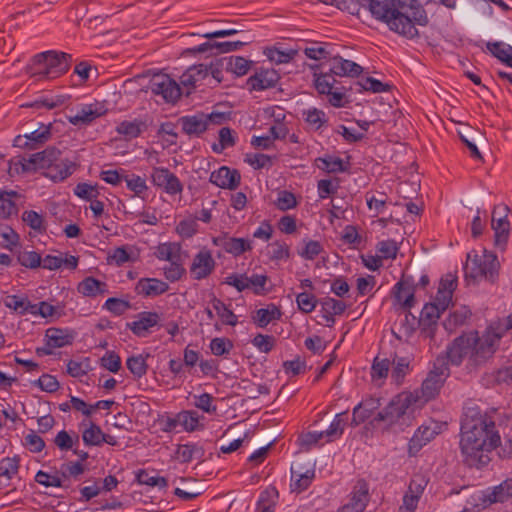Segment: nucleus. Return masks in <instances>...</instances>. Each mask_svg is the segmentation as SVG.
<instances>
[{
    "mask_svg": "<svg viewBox=\"0 0 512 512\" xmlns=\"http://www.w3.org/2000/svg\"><path fill=\"white\" fill-rule=\"evenodd\" d=\"M496 416V409L482 411L477 406L464 409L459 449L462 461L468 467L480 469L491 462V452L500 445Z\"/></svg>",
    "mask_w": 512,
    "mask_h": 512,
    "instance_id": "f257e3e1",
    "label": "nucleus"
},
{
    "mask_svg": "<svg viewBox=\"0 0 512 512\" xmlns=\"http://www.w3.org/2000/svg\"><path fill=\"white\" fill-rule=\"evenodd\" d=\"M500 338L501 335L494 329H487L482 336L477 331L462 334L447 347L444 358L458 366L467 357V368L476 370L492 358Z\"/></svg>",
    "mask_w": 512,
    "mask_h": 512,
    "instance_id": "f03ea898",
    "label": "nucleus"
},
{
    "mask_svg": "<svg viewBox=\"0 0 512 512\" xmlns=\"http://www.w3.org/2000/svg\"><path fill=\"white\" fill-rule=\"evenodd\" d=\"M61 151L50 146L41 152L34 153L29 158H22L15 163L20 164L22 172L44 170L43 174L54 182L63 181L69 177L74 170V163L61 158Z\"/></svg>",
    "mask_w": 512,
    "mask_h": 512,
    "instance_id": "7ed1b4c3",
    "label": "nucleus"
},
{
    "mask_svg": "<svg viewBox=\"0 0 512 512\" xmlns=\"http://www.w3.org/2000/svg\"><path fill=\"white\" fill-rule=\"evenodd\" d=\"M499 268L500 263L495 254L485 250L482 256L475 254L472 258L469 253L464 267L465 277L474 281L484 279L494 283L498 278Z\"/></svg>",
    "mask_w": 512,
    "mask_h": 512,
    "instance_id": "20e7f679",
    "label": "nucleus"
},
{
    "mask_svg": "<svg viewBox=\"0 0 512 512\" xmlns=\"http://www.w3.org/2000/svg\"><path fill=\"white\" fill-rule=\"evenodd\" d=\"M449 373L448 363L445 361V358L442 356L437 357L433 364V369L428 373L421 386L423 397L426 400L433 399L439 393Z\"/></svg>",
    "mask_w": 512,
    "mask_h": 512,
    "instance_id": "39448f33",
    "label": "nucleus"
},
{
    "mask_svg": "<svg viewBox=\"0 0 512 512\" xmlns=\"http://www.w3.org/2000/svg\"><path fill=\"white\" fill-rule=\"evenodd\" d=\"M72 56L65 52L45 51L35 55L37 65L45 64L47 78H56L65 74L69 68Z\"/></svg>",
    "mask_w": 512,
    "mask_h": 512,
    "instance_id": "423d86ee",
    "label": "nucleus"
},
{
    "mask_svg": "<svg viewBox=\"0 0 512 512\" xmlns=\"http://www.w3.org/2000/svg\"><path fill=\"white\" fill-rule=\"evenodd\" d=\"M51 124L39 123L35 129H26L24 135L14 138L13 145L22 149L35 150L51 138Z\"/></svg>",
    "mask_w": 512,
    "mask_h": 512,
    "instance_id": "0eeeda50",
    "label": "nucleus"
},
{
    "mask_svg": "<svg viewBox=\"0 0 512 512\" xmlns=\"http://www.w3.org/2000/svg\"><path fill=\"white\" fill-rule=\"evenodd\" d=\"M149 89L160 95L166 102L174 103L181 95L179 84L167 74H155L150 79Z\"/></svg>",
    "mask_w": 512,
    "mask_h": 512,
    "instance_id": "6e6552de",
    "label": "nucleus"
},
{
    "mask_svg": "<svg viewBox=\"0 0 512 512\" xmlns=\"http://www.w3.org/2000/svg\"><path fill=\"white\" fill-rule=\"evenodd\" d=\"M411 403L410 396L398 395L375 417L376 421H384L389 425L397 423L407 414Z\"/></svg>",
    "mask_w": 512,
    "mask_h": 512,
    "instance_id": "1a4fd4ad",
    "label": "nucleus"
},
{
    "mask_svg": "<svg viewBox=\"0 0 512 512\" xmlns=\"http://www.w3.org/2000/svg\"><path fill=\"white\" fill-rule=\"evenodd\" d=\"M216 268V261L212 253L206 247H203L193 257L190 265V274L194 280L200 281L208 278Z\"/></svg>",
    "mask_w": 512,
    "mask_h": 512,
    "instance_id": "9d476101",
    "label": "nucleus"
},
{
    "mask_svg": "<svg viewBox=\"0 0 512 512\" xmlns=\"http://www.w3.org/2000/svg\"><path fill=\"white\" fill-rule=\"evenodd\" d=\"M151 181L154 186L163 189L169 195L180 194L183 191V184L168 168H153Z\"/></svg>",
    "mask_w": 512,
    "mask_h": 512,
    "instance_id": "9b49d317",
    "label": "nucleus"
},
{
    "mask_svg": "<svg viewBox=\"0 0 512 512\" xmlns=\"http://www.w3.org/2000/svg\"><path fill=\"white\" fill-rule=\"evenodd\" d=\"M508 210L506 205H498L494 207L492 212V229L495 233V245L498 247H504L509 237Z\"/></svg>",
    "mask_w": 512,
    "mask_h": 512,
    "instance_id": "f8f14e48",
    "label": "nucleus"
},
{
    "mask_svg": "<svg viewBox=\"0 0 512 512\" xmlns=\"http://www.w3.org/2000/svg\"><path fill=\"white\" fill-rule=\"evenodd\" d=\"M291 475V491L300 493L312 483L315 478V470L314 467L305 468L302 462H297L291 467Z\"/></svg>",
    "mask_w": 512,
    "mask_h": 512,
    "instance_id": "ddd939ff",
    "label": "nucleus"
},
{
    "mask_svg": "<svg viewBox=\"0 0 512 512\" xmlns=\"http://www.w3.org/2000/svg\"><path fill=\"white\" fill-rule=\"evenodd\" d=\"M209 181L222 189L235 190L241 181L238 170L222 166L210 174Z\"/></svg>",
    "mask_w": 512,
    "mask_h": 512,
    "instance_id": "4468645a",
    "label": "nucleus"
},
{
    "mask_svg": "<svg viewBox=\"0 0 512 512\" xmlns=\"http://www.w3.org/2000/svg\"><path fill=\"white\" fill-rule=\"evenodd\" d=\"M106 110L98 103L85 104L73 115H68L67 120L74 126L90 125L95 119L104 115Z\"/></svg>",
    "mask_w": 512,
    "mask_h": 512,
    "instance_id": "2eb2a0df",
    "label": "nucleus"
},
{
    "mask_svg": "<svg viewBox=\"0 0 512 512\" xmlns=\"http://www.w3.org/2000/svg\"><path fill=\"white\" fill-rule=\"evenodd\" d=\"M415 287L412 277L405 276L394 286V297L404 310H409L415 304Z\"/></svg>",
    "mask_w": 512,
    "mask_h": 512,
    "instance_id": "dca6fc26",
    "label": "nucleus"
},
{
    "mask_svg": "<svg viewBox=\"0 0 512 512\" xmlns=\"http://www.w3.org/2000/svg\"><path fill=\"white\" fill-rule=\"evenodd\" d=\"M160 321V315L157 312L144 311L137 315V320L127 323V328L138 337H146L150 329L156 326Z\"/></svg>",
    "mask_w": 512,
    "mask_h": 512,
    "instance_id": "f3484780",
    "label": "nucleus"
},
{
    "mask_svg": "<svg viewBox=\"0 0 512 512\" xmlns=\"http://www.w3.org/2000/svg\"><path fill=\"white\" fill-rule=\"evenodd\" d=\"M438 434L436 427L421 425L414 433L408 443V454L410 457L417 453Z\"/></svg>",
    "mask_w": 512,
    "mask_h": 512,
    "instance_id": "a211bd4d",
    "label": "nucleus"
},
{
    "mask_svg": "<svg viewBox=\"0 0 512 512\" xmlns=\"http://www.w3.org/2000/svg\"><path fill=\"white\" fill-rule=\"evenodd\" d=\"M280 79L279 74L273 69H262L248 78L247 85L256 91H262L276 86Z\"/></svg>",
    "mask_w": 512,
    "mask_h": 512,
    "instance_id": "6ab92c4d",
    "label": "nucleus"
},
{
    "mask_svg": "<svg viewBox=\"0 0 512 512\" xmlns=\"http://www.w3.org/2000/svg\"><path fill=\"white\" fill-rule=\"evenodd\" d=\"M178 124L181 125L183 133L190 137H199L208 129L205 113L182 116L178 119Z\"/></svg>",
    "mask_w": 512,
    "mask_h": 512,
    "instance_id": "aec40b11",
    "label": "nucleus"
},
{
    "mask_svg": "<svg viewBox=\"0 0 512 512\" xmlns=\"http://www.w3.org/2000/svg\"><path fill=\"white\" fill-rule=\"evenodd\" d=\"M362 67L350 60L343 59L336 55L330 58V69L331 74L336 76H348L356 77L361 74Z\"/></svg>",
    "mask_w": 512,
    "mask_h": 512,
    "instance_id": "412c9836",
    "label": "nucleus"
},
{
    "mask_svg": "<svg viewBox=\"0 0 512 512\" xmlns=\"http://www.w3.org/2000/svg\"><path fill=\"white\" fill-rule=\"evenodd\" d=\"M137 294L145 297H155L166 293L169 285L157 278H141L135 287Z\"/></svg>",
    "mask_w": 512,
    "mask_h": 512,
    "instance_id": "4be33fe9",
    "label": "nucleus"
},
{
    "mask_svg": "<svg viewBox=\"0 0 512 512\" xmlns=\"http://www.w3.org/2000/svg\"><path fill=\"white\" fill-rule=\"evenodd\" d=\"M209 74V69L204 64L189 67L180 77V83L187 88V95L196 87V84L204 80Z\"/></svg>",
    "mask_w": 512,
    "mask_h": 512,
    "instance_id": "5701e85b",
    "label": "nucleus"
},
{
    "mask_svg": "<svg viewBox=\"0 0 512 512\" xmlns=\"http://www.w3.org/2000/svg\"><path fill=\"white\" fill-rule=\"evenodd\" d=\"M216 246L222 247L227 253L238 256L251 249L250 243L243 238H233L227 235L213 238Z\"/></svg>",
    "mask_w": 512,
    "mask_h": 512,
    "instance_id": "b1692460",
    "label": "nucleus"
},
{
    "mask_svg": "<svg viewBox=\"0 0 512 512\" xmlns=\"http://www.w3.org/2000/svg\"><path fill=\"white\" fill-rule=\"evenodd\" d=\"M252 61L241 56H226L218 59V65L225 68V71L231 72L236 76H244L250 70Z\"/></svg>",
    "mask_w": 512,
    "mask_h": 512,
    "instance_id": "393cba45",
    "label": "nucleus"
},
{
    "mask_svg": "<svg viewBox=\"0 0 512 512\" xmlns=\"http://www.w3.org/2000/svg\"><path fill=\"white\" fill-rule=\"evenodd\" d=\"M379 405V400L375 398H368L360 402L353 409L351 424L353 426H358L361 423L365 422L373 415L374 411L378 409Z\"/></svg>",
    "mask_w": 512,
    "mask_h": 512,
    "instance_id": "a878e982",
    "label": "nucleus"
},
{
    "mask_svg": "<svg viewBox=\"0 0 512 512\" xmlns=\"http://www.w3.org/2000/svg\"><path fill=\"white\" fill-rule=\"evenodd\" d=\"M45 336L49 347L61 348L72 344L75 332L69 329L49 328Z\"/></svg>",
    "mask_w": 512,
    "mask_h": 512,
    "instance_id": "bb28decb",
    "label": "nucleus"
},
{
    "mask_svg": "<svg viewBox=\"0 0 512 512\" xmlns=\"http://www.w3.org/2000/svg\"><path fill=\"white\" fill-rule=\"evenodd\" d=\"M204 454V448L196 443L179 444L176 449V456L182 463H188L194 459L202 460Z\"/></svg>",
    "mask_w": 512,
    "mask_h": 512,
    "instance_id": "cd10ccee",
    "label": "nucleus"
},
{
    "mask_svg": "<svg viewBox=\"0 0 512 512\" xmlns=\"http://www.w3.org/2000/svg\"><path fill=\"white\" fill-rule=\"evenodd\" d=\"M77 290L86 297H96L107 292V285L94 277H86L78 284Z\"/></svg>",
    "mask_w": 512,
    "mask_h": 512,
    "instance_id": "c85d7f7f",
    "label": "nucleus"
},
{
    "mask_svg": "<svg viewBox=\"0 0 512 512\" xmlns=\"http://www.w3.org/2000/svg\"><path fill=\"white\" fill-rule=\"evenodd\" d=\"M210 302L223 324L229 326L237 325L238 317L222 300L218 299L215 295H212Z\"/></svg>",
    "mask_w": 512,
    "mask_h": 512,
    "instance_id": "c756f323",
    "label": "nucleus"
},
{
    "mask_svg": "<svg viewBox=\"0 0 512 512\" xmlns=\"http://www.w3.org/2000/svg\"><path fill=\"white\" fill-rule=\"evenodd\" d=\"M369 501V485L364 479L356 482L351 493L350 502L357 507V509L365 510Z\"/></svg>",
    "mask_w": 512,
    "mask_h": 512,
    "instance_id": "7c9ffc66",
    "label": "nucleus"
},
{
    "mask_svg": "<svg viewBox=\"0 0 512 512\" xmlns=\"http://www.w3.org/2000/svg\"><path fill=\"white\" fill-rule=\"evenodd\" d=\"M180 250L179 243L167 242L157 246L155 255L159 260L174 262L180 260Z\"/></svg>",
    "mask_w": 512,
    "mask_h": 512,
    "instance_id": "2f4dec72",
    "label": "nucleus"
},
{
    "mask_svg": "<svg viewBox=\"0 0 512 512\" xmlns=\"http://www.w3.org/2000/svg\"><path fill=\"white\" fill-rule=\"evenodd\" d=\"M487 49L491 54L509 67H512V46L502 42H487Z\"/></svg>",
    "mask_w": 512,
    "mask_h": 512,
    "instance_id": "473e14b6",
    "label": "nucleus"
},
{
    "mask_svg": "<svg viewBox=\"0 0 512 512\" xmlns=\"http://www.w3.org/2000/svg\"><path fill=\"white\" fill-rule=\"evenodd\" d=\"M149 357V354L147 355H133L127 358L126 360V366L127 369L133 374V376L137 379L142 378L144 375H146L148 371V364L146 362L147 358Z\"/></svg>",
    "mask_w": 512,
    "mask_h": 512,
    "instance_id": "72a5a7b5",
    "label": "nucleus"
},
{
    "mask_svg": "<svg viewBox=\"0 0 512 512\" xmlns=\"http://www.w3.org/2000/svg\"><path fill=\"white\" fill-rule=\"evenodd\" d=\"M281 315V310L274 304H271L267 308L258 309L254 320L259 327L263 328L273 320L279 319Z\"/></svg>",
    "mask_w": 512,
    "mask_h": 512,
    "instance_id": "f704fd0d",
    "label": "nucleus"
},
{
    "mask_svg": "<svg viewBox=\"0 0 512 512\" xmlns=\"http://www.w3.org/2000/svg\"><path fill=\"white\" fill-rule=\"evenodd\" d=\"M297 54L298 51L295 49L281 50L279 47L267 48L265 51L268 59L276 64L289 63Z\"/></svg>",
    "mask_w": 512,
    "mask_h": 512,
    "instance_id": "c9c22d12",
    "label": "nucleus"
},
{
    "mask_svg": "<svg viewBox=\"0 0 512 512\" xmlns=\"http://www.w3.org/2000/svg\"><path fill=\"white\" fill-rule=\"evenodd\" d=\"M144 128L145 124L142 121H123L117 126L116 131L128 139H133L138 137Z\"/></svg>",
    "mask_w": 512,
    "mask_h": 512,
    "instance_id": "e433bc0d",
    "label": "nucleus"
},
{
    "mask_svg": "<svg viewBox=\"0 0 512 512\" xmlns=\"http://www.w3.org/2000/svg\"><path fill=\"white\" fill-rule=\"evenodd\" d=\"M442 312L444 311L439 307V305L434 303L425 304L421 311L419 323L428 326L435 324Z\"/></svg>",
    "mask_w": 512,
    "mask_h": 512,
    "instance_id": "4c0bfd02",
    "label": "nucleus"
},
{
    "mask_svg": "<svg viewBox=\"0 0 512 512\" xmlns=\"http://www.w3.org/2000/svg\"><path fill=\"white\" fill-rule=\"evenodd\" d=\"M315 80L314 85L319 94L328 95L334 89V83L336 82L331 72L314 74Z\"/></svg>",
    "mask_w": 512,
    "mask_h": 512,
    "instance_id": "58836bf2",
    "label": "nucleus"
},
{
    "mask_svg": "<svg viewBox=\"0 0 512 512\" xmlns=\"http://www.w3.org/2000/svg\"><path fill=\"white\" fill-rule=\"evenodd\" d=\"M345 415H346V412L338 413L335 416L332 423L330 424V426L328 427V429H326L325 431H322L324 437L328 438V441L337 439L343 434L344 427L346 424L345 419L343 418V416H345Z\"/></svg>",
    "mask_w": 512,
    "mask_h": 512,
    "instance_id": "ea45409f",
    "label": "nucleus"
},
{
    "mask_svg": "<svg viewBox=\"0 0 512 512\" xmlns=\"http://www.w3.org/2000/svg\"><path fill=\"white\" fill-rule=\"evenodd\" d=\"M393 365L391 376L397 383H401L410 370V360L408 357L396 356L393 359Z\"/></svg>",
    "mask_w": 512,
    "mask_h": 512,
    "instance_id": "a19ab883",
    "label": "nucleus"
},
{
    "mask_svg": "<svg viewBox=\"0 0 512 512\" xmlns=\"http://www.w3.org/2000/svg\"><path fill=\"white\" fill-rule=\"evenodd\" d=\"M16 195L17 193L14 191L0 193V218H8L13 214H17V206L11 199L12 196Z\"/></svg>",
    "mask_w": 512,
    "mask_h": 512,
    "instance_id": "79ce46f5",
    "label": "nucleus"
},
{
    "mask_svg": "<svg viewBox=\"0 0 512 512\" xmlns=\"http://www.w3.org/2000/svg\"><path fill=\"white\" fill-rule=\"evenodd\" d=\"M177 421L188 432L195 431L199 427V416L196 411H183L177 415Z\"/></svg>",
    "mask_w": 512,
    "mask_h": 512,
    "instance_id": "37998d69",
    "label": "nucleus"
},
{
    "mask_svg": "<svg viewBox=\"0 0 512 512\" xmlns=\"http://www.w3.org/2000/svg\"><path fill=\"white\" fill-rule=\"evenodd\" d=\"M101 436H103L101 428L93 422L82 433L83 442L88 446H100Z\"/></svg>",
    "mask_w": 512,
    "mask_h": 512,
    "instance_id": "c03bdc74",
    "label": "nucleus"
},
{
    "mask_svg": "<svg viewBox=\"0 0 512 512\" xmlns=\"http://www.w3.org/2000/svg\"><path fill=\"white\" fill-rule=\"evenodd\" d=\"M176 232L183 238H191L198 232L196 218L189 216L181 220L176 226Z\"/></svg>",
    "mask_w": 512,
    "mask_h": 512,
    "instance_id": "a18cd8bd",
    "label": "nucleus"
},
{
    "mask_svg": "<svg viewBox=\"0 0 512 512\" xmlns=\"http://www.w3.org/2000/svg\"><path fill=\"white\" fill-rule=\"evenodd\" d=\"M381 259H395L399 250L398 243L395 240H383L376 246Z\"/></svg>",
    "mask_w": 512,
    "mask_h": 512,
    "instance_id": "49530a36",
    "label": "nucleus"
},
{
    "mask_svg": "<svg viewBox=\"0 0 512 512\" xmlns=\"http://www.w3.org/2000/svg\"><path fill=\"white\" fill-rule=\"evenodd\" d=\"M17 261L26 268L35 269L41 266L42 258L35 251H22L19 252Z\"/></svg>",
    "mask_w": 512,
    "mask_h": 512,
    "instance_id": "de8ad7c7",
    "label": "nucleus"
},
{
    "mask_svg": "<svg viewBox=\"0 0 512 512\" xmlns=\"http://www.w3.org/2000/svg\"><path fill=\"white\" fill-rule=\"evenodd\" d=\"M320 304L322 313L341 315L346 309V304L343 301L331 297L321 299Z\"/></svg>",
    "mask_w": 512,
    "mask_h": 512,
    "instance_id": "09e8293b",
    "label": "nucleus"
},
{
    "mask_svg": "<svg viewBox=\"0 0 512 512\" xmlns=\"http://www.w3.org/2000/svg\"><path fill=\"white\" fill-rule=\"evenodd\" d=\"M317 161L322 163V165H318V167L328 173L344 172L347 170L343 165L342 159L338 157H323L318 158Z\"/></svg>",
    "mask_w": 512,
    "mask_h": 512,
    "instance_id": "8fccbe9b",
    "label": "nucleus"
},
{
    "mask_svg": "<svg viewBox=\"0 0 512 512\" xmlns=\"http://www.w3.org/2000/svg\"><path fill=\"white\" fill-rule=\"evenodd\" d=\"M164 276L170 282H176L180 280L185 274L186 269L180 263V260L170 262L168 266L163 268Z\"/></svg>",
    "mask_w": 512,
    "mask_h": 512,
    "instance_id": "3c124183",
    "label": "nucleus"
},
{
    "mask_svg": "<svg viewBox=\"0 0 512 512\" xmlns=\"http://www.w3.org/2000/svg\"><path fill=\"white\" fill-rule=\"evenodd\" d=\"M65 102V97L58 95L55 97H40L33 101L30 104H27V107H33V108H46V109H54Z\"/></svg>",
    "mask_w": 512,
    "mask_h": 512,
    "instance_id": "603ef678",
    "label": "nucleus"
},
{
    "mask_svg": "<svg viewBox=\"0 0 512 512\" xmlns=\"http://www.w3.org/2000/svg\"><path fill=\"white\" fill-rule=\"evenodd\" d=\"M137 481L140 484L148 485L151 487L165 488L168 485L166 478L150 475L146 470H140L137 473Z\"/></svg>",
    "mask_w": 512,
    "mask_h": 512,
    "instance_id": "864d4df0",
    "label": "nucleus"
},
{
    "mask_svg": "<svg viewBox=\"0 0 512 512\" xmlns=\"http://www.w3.org/2000/svg\"><path fill=\"white\" fill-rule=\"evenodd\" d=\"M124 180L127 184L128 189L134 192L136 196H141L148 189L145 179H143L139 175H125Z\"/></svg>",
    "mask_w": 512,
    "mask_h": 512,
    "instance_id": "5fc2aeb1",
    "label": "nucleus"
},
{
    "mask_svg": "<svg viewBox=\"0 0 512 512\" xmlns=\"http://www.w3.org/2000/svg\"><path fill=\"white\" fill-rule=\"evenodd\" d=\"M252 344L262 353H269L275 346L276 338L273 335L257 334Z\"/></svg>",
    "mask_w": 512,
    "mask_h": 512,
    "instance_id": "6e6d98bb",
    "label": "nucleus"
},
{
    "mask_svg": "<svg viewBox=\"0 0 512 512\" xmlns=\"http://www.w3.org/2000/svg\"><path fill=\"white\" fill-rule=\"evenodd\" d=\"M235 145V139L232 135V130L228 127H223L219 131V146L214 144L212 149L216 153H221L225 148Z\"/></svg>",
    "mask_w": 512,
    "mask_h": 512,
    "instance_id": "4d7b16f0",
    "label": "nucleus"
},
{
    "mask_svg": "<svg viewBox=\"0 0 512 512\" xmlns=\"http://www.w3.org/2000/svg\"><path fill=\"white\" fill-rule=\"evenodd\" d=\"M18 234L9 226H0V245L3 248L11 249L18 243Z\"/></svg>",
    "mask_w": 512,
    "mask_h": 512,
    "instance_id": "13d9d810",
    "label": "nucleus"
},
{
    "mask_svg": "<svg viewBox=\"0 0 512 512\" xmlns=\"http://www.w3.org/2000/svg\"><path fill=\"white\" fill-rule=\"evenodd\" d=\"M19 461L16 457H6L0 461V476H5L11 479L18 473Z\"/></svg>",
    "mask_w": 512,
    "mask_h": 512,
    "instance_id": "bf43d9fd",
    "label": "nucleus"
},
{
    "mask_svg": "<svg viewBox=\"0 0 512 512\" xmlns=\"http://www.w3.org/2000/svg\"><path fill=\"white\" fill-rule=\"evenodd\" d=\"M104 308L109 310L111 313L119 316L124 314L128 309H130L131 304L128 301L111 297L106 300Z\"/></svg>",
    "mask_w": 512,
    "mask_h": 512,
    "instance_id": "052dcab7",
    "label": "nucleus"
},
{
    "mask_svg": "<svg viewBox=\"0 0 512 512\" xmlns=\"http://www.w3.org/2000/svg\"><path fill=\"white\" fill-rule=\"evenodd\" d=\"M74 193L76 196L85 199L87 201H91L98 197L99 191L96 185H91L88 183H79L74 188Z\"/></svg>",
    "mask_w": 512,
    "mask_h": 512,
    "instance_id": "680f3d73",
    "label": "nucleus"
},
{
    "mask_svg": "<svg viewBox=\"0 0 512 512\" xmlns=\"http://www.w3.org/2000/svg\"><path fill=\"white\" fill-rule=\"evenodd\" d=\"M101 366L112 373H117L121 368V358L114 351H108L101 358Z\"/></svg>",
    "mask_w": 512,
    "mask_h": 512,
    "instance_id": "e2e57ef3",
    "label": "nucleus"
},
{
    "mask_svg": "<svg viewBox=\"0 0 512 512\" xmlns=\"http://www.w3.org/2000/svg\"><path fill=\"white\" fill-rule=\"evenodd\" d=\"M305 115V121L313 126L315 129H319L325 123V113L317 108H310L303 112Z\"/></svg>",
    "mask_w": 512,
    "mask_h": 512,
    "instance_id": "0e129e2a",
    "label": "nucleus"
},
{
    "mask_svg": "<svg viewBox=\"0 0 512 512\" xmlns=\"http://www.w3.org/2000/svg\"><path fill=\"white\" fill-rule=\"evenodd\" d=\"M366 202L368 208L370 210L375 211V215H378L383 212L385 205L387 203V196L384 193H380L378 196L367 193L366 194Z\"/></svg>",
    "mask_w": 512,
    "mask_h": 512,
    "instance_id": "69168bd1",
    "label": "nucleus"
},
{
    "mask_svg": "<svg viewBox=\"0 0 512 512\" xmlns=\"http://www.w3.org/2000/svg\"><path fill=\"white\" fill-rule=\"evenodd\" d=\"M296 302L299 309L304 313L312 312L317 304L315 296L306 292L298 294L296 297Z\"/></svg>",
    "mask_w": 512,
    "mask_h": 512,
    "instance_id": "338daca9",
    "label": "nucleus"
},
{
    "mask_svg": "<svg viewBox=\"0 0 512 512\" xmlns=\"http://www.w3.org/2000/svg\"><path fill=\"white\" fill-rule=\"evenodd\" d=\"M275 204L278 209L286 211L294 208L297 205V201L293 193L283 190L278 193Z\"/></svg>",
    "mask_w": 512,
    "mask_h": 512,
    "instance_id": "774afa93",
    "label": "nucleus"
}]
</instances>
